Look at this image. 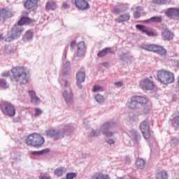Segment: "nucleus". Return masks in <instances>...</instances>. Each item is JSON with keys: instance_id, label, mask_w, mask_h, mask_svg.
Wrapping results in <instances>:
<instances>
[{"instance_id": "obj_1", "label": "nucleus", "mask_w": 179, "mask_h": 179, "mask_svg": "<svg viewBox=\"0 0 179 179\" xmlns=\"http://www.w3.org/2000/svg\"><path fill=\"white\" fill-rule=\"evenodd\" d=\"M11 73H13L11 82H17L20 85H26L29 83L26 68L22 66L13 67L11 69Z\"/></svg>"}, {"instance_id": "obj_2", "label": "nucleus", "mask_w": 179, "mask_h": 179, "mask_svg": "<svg viewBox=\"0 0 179 179\" xmlns=\"http://www.w3.org/2000/svg\"><path fill=\"white\" fill-rule=\"evenodd\" d=\"M44 142H45L44 137L37 133L29 134L26 139V143L34 148H41L44 145Z\"/></svg>"}, {"instance_id": "obj_3", "label": "nucleus", "mask_w": 179, "mask_h": 179, "mask_svg": "<svg viewBox=\"0 0 179 179\" xmlns=\"http://www.w3.org/2000/svg\"><path fill=\"white\" fill-rule=\"evenodd\" d=\"M157 76L158 80L163 85H170V83H173L174 80H176L174 73L164 69L158 71Z\"/></svg>"}, {"instance_id": "obj_4", "label": "nucleus", "mask_w": 179, "mask_h": 179, "mask_svg": "<svg viewBox=\"0 0 179 179\" xmlns=\"http://www.w3.org/2000/svg\"><path fill=\"white\" fill-rule=\"evenodd\" d=\"M140 48L142 50H145L150 52H155V54H158V55H161L162 57H166L167 55V50L160 45L142 44Z\"/></svg>"}, {"instance_id": "obj_5", "label": "nucleus", "mask_w": 179, "mask_h": 179, "mask_svg": "<svg viewBox=\"0 0 179 179\" xmlns=\"http://www.w3.org/2000/svg\"><path fill=\"white\" fill-rule=\"evenodd\" d=\"M22 31H23V28L19 27L16 25L14 26L11 29L10 34H7V36L4 39V41L6 43H10L11 41H13V40H17V38L20 37V35L22 34Z\"/></svg>"}, {"instance_id": "obj_6", "label": "nucleus", "mask_w": 179, "mask_h": 179, "mask_svg": "<svg viewBox=\"0 0 179 179\" xmlns=\"http://www.w3.org/2000/svg\"><path fill=\"white\" fill-rule=\"evenodd\" d=\"M45 134L47 136H50V138H53L54 139H62L66 135V129H50L45 131Z\"/></svg>"}, {"instance_id": "obj_7", "label": "nucleus", "mask_w": 179, "mask_h": 179, "mask_svg": "<svg viewBox=\"0 0 179 179\" xmlns=\"http://www.w3.org/2000/svg\"><path fill=\"white\" fill-rule=\"evenodd\" d=\"M140 129L145 139H149L152 136L150 131V126L146 121H143L140 124Z\"/></svg>"}, {"instance_id": "obj_8", "label": "nucleus", "mask_w": 179, "mask_h": 179, "mask_svg": "<svg viewBox=\"0 0 179 179\" xmlns=\"http://www.w3.org/2000/svg\"><path fill=\"white\" fill-rule=\"evenodd\" d=\"M139 85L143 90H153L155 89V83L148 78L141 80Z\"/></svg>"}, {"instance_id": "obj_9", "label": "nucleus", "mask_w": 179, "mask_h": 179, "mask_svg": "<svg viewBox=\"0 0 179 179\" xmlns=\"http://www.w3.org/2000/svg\"><path fill=\"white\" fill-rule=\"evenodd\" d=\"M2 107H4L8 117H15V115L16 114V110L12 103L9 102H4L1 106V108Z\"/></svg>"}, {"instance_id": "obj_10", "label": "nucleus", "mask_w": 179, "mask_h": 179, "mask_svg": "<svg viewBox=\"0 0 179 179\" xmlns=\"http://www.w3.org/2000/svg\"><path fill=\"white\" fill-rule=\"evenodd\" d=\"M76 8L80 9V10H86V9H90V5L86 0H74L73 2Z\"/></svg>"}, {"instance_id": "obj_11", "label": "nucleus", "mask_w": 179, "mask_h": 179, "mask_svg": "<svg viewBox=\"0 0 179 179\" xmlns=\"http://www.w3.org/2000/svg\"><path fill=\"white\" fill-rule=\"evenodd\" d=\"M162 36L164 41H171V40L174 38V33L169 30L167 28L163 29Z\"/></svg>"}, {"instance_id": "obj_12", "label": "nucleus", "mask_w": 179, "mask_h": 179, "mask_svg": "<svg viewBox=\"0 0 179 179\" xmlns=\"http://www.w3.org/2000/svg\"><path fill=\"white\" fill-rule=\"evenodd\" d=\"M29 13L24 12L22 15L21 18L17 22L18 26H23L24 24H30L31 23V19L30 17H28Z\"/></svg>"}, {"instance_id": "obj_13", "label": "nucleus", "mask_w": 179, "mask_h": 179, "mask_svg": "<svg viewBox=\"0 0 179 179\" xmlns=\"http://www.w3.org/2000/svg\"><path fill=\"white\" fill-rule=\"evenodd\" d=\"M165 14L169 19H173V17H179V8H169L166 10Z\"/></svg>"}, {"instance_id": "obj_14", "label": "nucleus", "mask_w": 179, "mask_h": 179, "mask_svg": "<svg viewBox=\"0 0 179 179\" xmlns=\"http://www.w3.org/2000/svg\"><path fill=\"white\" fill-rule=\"evenodd\" d=\"M131 19V15L129 13H124L123 14L120 15L115 20L116 23H124V22H129Z\"/></svg>"}, {"instance_id": "obj_15", "label": "nucleus", "mask_w": 179, "mask_h": 179, "mask_svg": "<svg viewBox=\"0 0 179 179\" xmlns=\"http://www.w3.org/2000/svg\"><path fill=\"white\" fill-rule=\"evenodd\" d=\"M37 0H26L24 6L28 10H34L37 8Z\"/></svg>"}, {"instance_id": "obj_16", "label": "nucleus", "mask_w": 179, "mask_h": 179, "mask_svg": "<svg viewBox=\"0 0 179 179\" xmlns=\"http://www.w3.org/2000/svg\"><path fill=\"white\" fill-rule=\"evenodd\" d=\"M86 79V73L83 71H78L76 74L77 86L79 89H82V83Z\"/></svg>"}, {"instance_id": "obj_17", "label": "nucleus", "mask_w": 179, "mask_h": 179, "mask_svg": "<svg viewBox=\"0 0 179 179\" xmlns=\"http://www.w3.org/2000/svg\"><path fill=\"white\" fill-rule=\"evenodd\" d=\"M86 54V45L85 42L81 41L78 43L77 55L78 57H83Z\"/></svg>"}, {"instance_id": "obj_18", "label": "nucleus", "mask_w": 179, "mask_h": 179, "mask_svg": "<svg viewBox=\"0 0 179 179\" xmlns=\"http://www.w3.org/2000/svg\"><path fill=\"white\" fill-rule=\"evenodd\" d=\"M110 127H111V123L106 122L102 126V134L105 135V136L111 137L114 135V133L109 131Z\"/></svg>"}, {"instance_id": "obj_19", "label": "nucleus", "mask_w": 179, "mask_h": 179, "mask_svg": "<svg viewBox=\"0 0 179 179\" xmlns=\"http://www.w3.org/2000/svg\"><path fill=\"white\" fill-rule=\"evenodd\" d=\"M30 97H31V102L32 104H40L41 103V99L38 98V96H36V92L34 90L28 92Z\"/></svg>"}, {"instance_id": "obj_20", "label": "nucleus", "mask_w": 179, "mask_h": 179, "mask_svg": "<svg viewBox=\"0 0 179 179\" xmlns=\"http://www.w3.org/2000/svg\"><path fill=\"white\" fill-rule=\"evenodd\" d=\"M108 54H114V51L111 50V48H106L101 50H99L97 56L99 58H101L103 57H106V55Z\"/></svg>"}, {"instance_id": "obj_21", "label": "nucleus", "mask_w": 179, "mask_h": 179, "mask_svg": "<svg viewBox=\"0 0 179 179\" xmlns=\"http://www.w3.org/2000/svg\"><path fill=\"white\" fill-rule=\"evenodd\" d=\"M136 97V100L137 101L138 104H141L142 106H146L148 103H149V99L146 98L145 96H134Z\"/></svg>"}, {"instance_id": "obj_22", "label": "nucleus", "mask_w": 179, "mask_h": 179, "mask_svg": "<svg viewBox=\"0 0 179 179\" xmlns=\"http://www.w3.org/2000/svg\"><path fill=\"white\" fill-rule=\"evenodd\" d=\"M63 97H64L66 102L69 104V103H72L73 101V94L72 92H68V91H64Z\"/></svg>"}, {"instance_id": "obj_23", "label": "nucleus", "mask_w": 179, "mask_h": 179, "mask_svg": "<svg viewBox=\"0 0 179 179\" xmlns=\"http://www.w3.org/2000/svg\"><path fill=\"white\" fill-rule=\"evenodd\" d=\"M10 12L5 8H0V22L9 17Z\"/></svg>"}, {"instance_id": "obj_24", "label": "nucleus", "mask_w": 179, "mask_h": 179, "mask_svg": "<svg viewBox=\"0 0 179 179\" xmlns=\"http://www.w3.org/2000/svg\"><path fill=\"white\" fill-rule=\"evenodd\" d=\"M152 3L154 5L164 6V5H170V3H171V0H152Z\"/></svg>"}, {"instance_id": "obj_25", "label": "nucleus", "mask_w": 179, "mask_h": 179, "mask_svg": "<svg viewBox=\"0 0 179 179\" xmlns=\"http://www.w3.org/2000/svg\"><path fill=\"white\" fill-rule=\"evenodd\" d=\"M45 9L46 10H55L57 9V3L54 1H49L46 3Z\"/></svg>"}, {"instance_id": "obj_26", "label": "nucleus", "mask_w": 179, "mask_h": 179, "mask_svg": "<svg viewBox=\"0 0 179 179\" xmlns=\"http://www.w3.org/2000/svg\"><path fill=\"white\" fill-rule=\"evenodd\" d=\"M128 106L131 109H135L136 107H138V101H136L135 96L131 98L130 101H129Z\"/></svg>"}, {"instance_id": "obj_27", "label": "nucleus", "mask_w": 179, "mask_h": 179, "mask_svg": "<svg viewBox=\"0 0 179 179\" xmlns=\"http://www.w3.org/2000/svg\"><path fill=\"white\" fill-rule=\"evenodd\" d=\"M50 148H45L41 151H34L31 152V155L33 156H41L43 155H46V153H50Z\"/></svg>"}, {"instance_id": "obj_28", "label": "nucleus", "mask_w": 179, "mask_h": 179, "mask_svg": "<svg viewBox=\"0 0 179 179\" xmlns=\"http://www.w3.org/2000/svg\"><path fill=\"white\" fill-rule=\"evenodd\" d=\"M66 171L65 168L61 166L54 171V174L56 175L57 177H62Z\"/></svg>"}, {"instance_id": "obj_29", "label": "nucleus", "mask_w": 179, "mask_h": 179, "mask_svg": "<svg viewBox=\"0 0 179 179\" xmlns=\"http://www.w3.org/2000/svg\"><path fill=\"white\" fill-rule=\"evenodd\" d=\"M142 10H143V8L141 6L136 7V10L133 13L134 19H139L141 17Z\"/></svg>"}, {"instance_id": "obj_30", "label": "nucleus", "mask_w": 179, "mask_h": 179, "mask_svg": "<svg viewBox=\"0 0 179 179\" xmlns=\"http://www.w3.org/2000/svg\"><path fill=\"white\" fill-rule=\"evenodd\" d=\"M136 164L137 166V169L142 170L143 169H145V166L146 164L143 159L138 158L136 162Z\"/></svg>"}, {"instance_id": "obj_31", "label": "nucleus", "mask_w": 179, "mask_h": 179, "mask_svg": "<svg viewBox=\"0 0 179 179\" xmlns=\"http://www.w3.org/2000/svg\"><path fill=\"white\" fill-rule=\"evenodd\" d=\"M168 177L169 176L167 175V172L166 171H161L156 175L157 179H167Z\"/></svg>"}, {"instance_id": "obj_32", "label": "nucleus", "mask_w": 179, "mask_h": 179, "mask_svg": "<svg viewBox=\"0 0 179 179\" xmlns=\"http://www.w3.org/2000/svg\"><path fill=\"white\" fill-rule=\"evenodd\" d=\"M62 72L64 75H68L71 72V64L69 62H66V64L63 65Z\"/></svg>"}, {"instance_id": "obj_33", "label": "nucleus", "mask_w": 179, "mask_h": 179, "mask_svg": "<svg viewBox=\"0 0 179 179\" xmlns=\"http://www.w3.org/2000/svg\"><path fill=\"white\" fill-rule=\"evenodd\" d=\"M151 23H162L163 22V18L162 15L159 16H154L150 17Z\"/></svg>"}, {"instance_id": "obj_34", "label": "nucleus", "mask_w": 179, "mask_h": 179, "mask_svg": "<svg viewBox=\"0 0 179 179\" xmlns=\"http://www.w3.org/2000/svg\"><path fill=\"white\" fill-rule=\"evenodd\" d=\"M118 7L120 8L121 12H125L129 9V5L128 3H120L118 5Z\"/></svg>"}, {"instance_id": "obj_35", "label": "nucleus", "mask_w": 179, "mask_h": 179, "mask_svg": "<svg viewBox=\"0 0 179 179\" xmlns=\"http://www.w3.org/2000/svg\"><path fill=\"white\" fill-rule=\"evenodd\" d=\"M0 87L2 89H8L9 87V85H8L5 79L0 78Z\"/></svg>"}, {"instance_id": "obj_36", "label": "nucleus", "mask_w": 179, "mask_h": 179, "mask_svg": "<svg viewBox=\"0 0 179 179\" xmlns=\"http://www.w3.org/2000/svg\"><path fill=\"white\" fill-rule=\"evenodd\" d=\"M143 33L146 34L149 37H155V36H157V34L153 32V31L149 30L148 28H145Z\"/></svg>"}, {"instance_id": "obj_37", "label": "nucleus", "mask_w": 179, "mask_h": 179, "mask_svg": "<svg viewBox=\"0 0 179 179\" xmlns=\"http://www.w3.org/2000/svg\"><path fill=\"white\" fill-rule=\"evenodd\" d=\"M151 110H152V103H148V105L145 104L143 108V113L144 114H149Z\"/></svg>"}, {"instance_id": "obj_38", "label": "nucleus", "mask_w": 179, "mask_h": 179, "mask_svg": "<svg viewBox=\"0 0 179 179\" xmlns=\"http://www.w3.org/2000/svg\"><path fill=\"white\" fill-rule=\"evenodd\" d=\"M104 90V88L101 86L99 85H94L93 86V90L92 92H103Z\"/></svg>"}, {"instance_id": "obj_39", "label": "nucleus", "mask_w": 179, "mask_h": 179, "mask_svg": "<svg viewBox=\"0 0 179 179\" xmlns=\"http://www.w3.org/2000/svg\"><path fill=\"white\" fill-rule=\"evenodd\" d=\"M78 174L76 173H68L66 175V178L67 179H73V178H76Z\"/></svg>"}, {"instance_id": "obj_40", "label": "nucleus", "mask_w": 179, "mask_h": 179, "mask_svg": "<svg viewBox=\"0 0 179 179\" xmlns=\"http://www.w3.org/2000/svg\"><path fill=\"white\" fill-rule=\"evenodd\" d=\"M101 131L100 130H93L90 134V136L93 137V136H99L100 135Z\"/></svg>"}, {"instance_id": "obj_41", "label": "nucleus", "mask_w": 179, "mask_h": 179, "mask_svg": "<svg viewBox=\"0 0 179 179\" xmlns=\"http://www.w3.org/2000/svg\"><path fill=\"white\" fill-rule=\"evenodd\" d=\"M95 99L98 103H103V101H104V96L101 94H97Z\"/></svg>"}, {"instance_id": "obj_42", "label": "nucleus", "mask_w": 179, "mask_h": 179, "mask_svg": "<svg viewBox=\"0 0 179 179\" xmlns=\"http://www.w3.org/2000/svg\"><path fill=\"white\" fill-rule=\"evenodd\" d=\"M27 40H31L33 38V32L28 31L25 33Z\"/></svg>"}, {"instance_id": "obj_43", "label": "nucleus", "mask_w": 179, "mask_h": 179, "mask_svg": "<svg viewBox=\"0 0 179 179\" xmlns=\"http://www.w3.org/2000/svg\"><path fill=\"white\" fill-rule=\"evenodd\" d=\"M93 179H102L103 178V173L100 172L96 173L93 176Z\"/></svg>"}, {"instance_id": "obj_44", "label": "nucleus", "mask_w": 179, "mask_h": 179, "mask_svg": "<svg viewBox=\"0 0 179 179\" xmlns=\"http://www.w3.org/2000/svg\"><path fill=\"white\" fill-rule=\"evenodd\" d=\"M43 114V110L38 108H35V117H38Z\"/></svg>"}, {"instance_id": "obj_45", "label": "nucleus", "mask_w": 179, "mask_h": 179, "mask_svg": "<svg viewBox=\"0 0 179 179\" xmlns=\"http://www.w3.org/2000/svg\"><path fill=\"white\" fill-rule=\"evenodd\" d=\"M121 9L120 8V7L117 6V7H115L113 10V13H114V15H118L120 13H121Z\"/></svg>"}, {"instance_id": "obj_46", "label": "nucleus", "mask_w": 179, "mask_h": 179, "mask_svg": "<svg viewBox=\"0 0 179 179\" xmlns=\"http://www.w3.org/2000/svg\"><path fill=\"white\" fill-rule=\"evenodd\" d=\"M136 29H138V30H141V31L142 33H143V31L145 30L146 27L143 25L141 24H136Z\"/></svg>"}, {"instance_id": "obj_47", "label": "nucleus", "mask_w": 179, "mask_h": 179, "mask_svg": "<svg viewBox=\"0 0 179 179\" xmlns=\"http://www.w3.org/2000/svg\"><path fill=\"white\" fill-rule=\"evenodd\" d=\"M1 76L3 78H8L9 76H10V71H4L1 73Z\"/></svg>"}, {"instance_id": "obj_48", "label": "nucleus", "mask_w": 179, "mask_h": 179, "mask_svg": "<svg viewBox=\"0 0 179 179\" xmlns=\"http://www.w3.org/2000/svg\"><path fill=\"white\" fill-rule=\"evenodd\" d=\"M114 85L116 87H122V86H124V83L119 81L117 83H114Z\"/></svg>"}, {"instance_id": "obj_49", "label": "nucleus", "mask_w": 179, "mask_h": 179, "mask_svg": "<svg viewBox=\"0 0 179 179\" xmlns=\"http://www.w3.org/2000/svg\"><path fill=\"white\" fill-rule=\"evenodd\" d=\"M62 8L63 9H68L69 8V3L66 1L63 2Z\"/></svg>"}, {"instance_id": "obj_50", "label": "nucleus", "mask_w": 179, "mask_h": 179, "mask_svg": "<svg viewBox=\"0 0 179 179\" xmlns=\"http://www.w3.org/2000/svg\"><path fill=\"white\" fill-rule=\"evenodd\" d=\"M106 143L108 145H114L115 143V141H114L112 138H110L106 141Z\"/></svg>"}, {"instance_id": "obj_51", "label": "nucleus", "mask_w": 179, "mask_h": 179, "mask_svg": "<svg viewBox=\"0 0 179 179\" xmlns=\"http://www.w3.org/2000/svg\"><path fill=\"white\" fill-rule=\"evenodd\" d=\"M41 179H51V176L43 175L41 176Z\"/></svg>"}, {"instance_id": "obj_52", "label": "nucleus", "mask_w": 179, "mask_h": 179, "mask_svg": "<svg viewBox=\"0 0 179 179\" xmlns=\"http://www.w3.org/2000/svg\"><path fill=\"white\" fill-rule=\"evenodd\" d=\"M6 37H8V35H6V36L3 37V34H0V40H3V41H5V38H6Z\"/></svg>"}, {"instance_id": "obj_53", "label": "nucleus", "mask_w": 179, "mask_h": 179, "mask_svg": "<svg viewBox=\"0 0 179 179\" xmlns=\"http://www.w3.org/2000/svg\"><path fill=\"white\" fill-rule=\"evenodd\" d=\"M102 179H110V176L108 175H102Z\"/></svg>"}, {"instance_id": "obj_54", "label": "nucleus", "mask_w": 179, "mask_h": 179, "mask_svg": "<svg viewBox=\"0 0 179 179\" xmlns=\"http://www.w3.org/2000/svg\"><path fill=\"white\" fill-rule=\"evenodd\" d=\"M76 45V41H73L71 43V47H75V45Z\"/></svg>"}, {"instance_id": "obj_55", "label": "nucleus", "mask_w": 179, "mask_h": 179, "mask_svg": "<svg viewBox=\"0 0 179 179\" xmlns=\"http://www.w3.org/2000/svg\"><path fill=\"white\" fill-rule=\"evenodd\" d=\"M135 140L136 142H138V141H141V136L136 135L135 137Z\"/></svg>"}, {"instance_id": "obj_56", "label": "nucleus", "mask_w": 179, "mask_h": 179, "mask_svg": "<svg viewBox=\"0 0 179 179\" xmlns=\"http://www.w3.org/2000/svg\"><path fill=\"white\" fill-rule=\"evenodd\" d=\"M152 22V20H150V18L148 19V20H144V23H151Z\"/></svg>"}, {"instance_id": "obj_57", "label": "nucleus", "mask_w": 179, "mask_h": 179, "mask_svg": "<svg viewBox=\"0 0 179 179\" xmlns=\"http://www.w3.org/2000/svg\"><path fill=\"white\" fill-rule=\"evenodd\" d=\"M65 86L66 87V86H69V83H68V81H66L65 82Z\"/></svg>"}, {"instance_id": "obj_58", "label": "nucleus", "mask_w": 179, "mask_h": 179, "mask_svg": "<svg viewBox=\"0 0 179 179\" xmlns=\"http://www.w3.org/2000/svg\"><path fill=\"white\" fill-rule=\"evenodd\" d=\"M117 179H123L122 178H117Z\"/></svg>"}, {"instance_id": "obj_59", "label": "nucleus", "mask_w": 179, "mask_h": 179, "mask_svg": "<svg viewBox=\"0 0 179 179\" xmlns=\"http://www.w3.org/2000/svg\"><path fill=\"white\" fill-rule=\"evenodd\" d=\"M62 179H65V178H62ZM66 179H67V178H66Z\"/></svg>"}]
</instances>
